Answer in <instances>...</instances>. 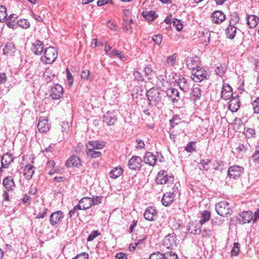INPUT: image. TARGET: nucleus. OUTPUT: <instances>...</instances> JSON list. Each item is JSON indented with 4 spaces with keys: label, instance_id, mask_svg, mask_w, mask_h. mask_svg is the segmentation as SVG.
Segmentation results:
<instances>
[{
    "label": "nucleus",
    "instance_id": "1",
    "mask_svg": "<svg viewBox=\"0 0 259 259\" xmlns=\"http://www.w3.org/2000/svg\"><path fill=\"white\" fill-rule=\"evenodd\" d=\"M146 96L149 101V105L160 109L163 106V100L161 93L158 89L151 88L147 92Z\"/></svg>",
    "mask_w": 259,
    "mask_h": 259
},
{
    "label": "nucleus",
    "instance_id": "2",
    "mask_svg": "<svg viewBox=\"0 0 259 259\" xmlns=\"http://www.w3.org/2000/svg\"><path fill=\"white\" fill-rule=\"evenodd\" d=\"M44 55L41 57V61L46 64H52L57 57L58 51L55 47H50L45 50Z\"/></svg>",
    "mask_w": 259,
    "mask_h": 259
},
{
    "label": "nucleus",
    "instance_id": "3",
    "mask_svg": "<svg viewBox=\"0 0 259 259\" xmlns=\"http://www.w3.org/2000/svg\"><path fill=\"white\" fill-rule=\"evenodd\" d=\"M215 210L219 215L222 217H227L231 214L229 203L226 201H220L216 204Z\"/></svg>",
    "mask_w": 259,
    "mask_h": 259
},
{
    "label": "nucleus",
    "instance_id": "4",
    "mask_svg": "<svg viewBox=\"0 0 259 259\" xmlns=\"http://www.w3.org/2000/svg\"><path fill=\"white\" fill-rule=\"evenodd\" d=\"M174 181V176L168 175L167 172L163 170L158 172L156 178V183L161 185L171 183Z\"/></svg>",
    "mask_w": 259,
    "mask_h": 259
},
{
    "label": "nucleus",
    "instance_id": "5",
    "mask_svg": "<svg viewBox=\"0 0 259 259\" xmlns=\"http://www.w3.org/2000/svg\"><path fill=\"white\" fill-rule=\"evenodd\" d=\"M244 173V167L238 165L230 166L227 171L228 176L233 179L236 180Z\"/></svg>",
    "mask_w": 259,
    "mask_h": 259
},
{
    "label": "nucleus",
    "instance_id": "6",
    "mask_svg": "<svg viewBox=\"0 0 259 259\" xmlns=\"http://www.w3.org/2000/svg\"><path fill=\"white\" fill-rule=\"evenodd\" d=\"M176 235L172 233H169L166 235L163 240L162 245L167 249H173L177 247Z\"/></svg>",
    "mask_w": 259,
    "mask_h": 259
},
{
    "label": "nucleus",
    "instance_id": "7",
    "mask_svg": "<svg viewBox=\"0 0 259 259\" xmlns=\"http://www.w3.org/2000/svg\"><path fill=\"white\" fill-rule=\"evenodd\" d=\"M192 76L191 78L195 82H200L206 77V71L198 66L192 71Z\"/></svg>",
    "mask_w": 259,
    "mask_h": 259
},
{
    "label": "nucleus",
    "instance_id": "8",
    "mask_svg": "<svg viewBox=\"0 0 259 259\" xmlns=\"http://www.w3.org/2000/svg\"><path fill=\"white\" fill-rule=\"evenodd\" d=\"M117 121V114L115 111H108L103 116V122L108 126H111Z\"/></svg>",
    "mask_w": 259,
    "mask_h": 259
},
{
    "label": "nucleus",
    "instance_id": "9",
    "mask_svg": "<svg viewBox=\"0 0 259 259\" xmlns=\"http://www.w3.org/2000/svg\"><path fill=\"white\" fill-rule=\"evenodd\" d=\"M63 93L62 87L56 83L51 87L50 97L54 100H58L63 97Z\"/></svg>",
    "mask_w": 259,
    "mask_h": 259
},
{
    "label": "nucleus",
    "instance_id": "10",
    "mask_svg": "<svg viewBox=\"0 0 259 259\" xmlns=\"http://www.w3.org/2000/svg\"><path fill=\"white\" fill-rule=\"evenodd\" d=\"M177 83L182 91L187 93L189 91L191 88L192 80L185 77H181L177 80Z\"/></svg>",
    "mask_w": 259,
    "mask_h": 259
},
{
    "label": "nucleus",
    "instance_id": "11",
    "mask_svg": "<svg viewBox=\"0 0 259 259\" xmlns=\"http://www.w3.org/2000/svg\"><path fill=\"white\" fill-rule=\"evenodd\" d=\"M64 217V213L61 210L53 212L50 217V224L52 226L60 224L62 222Z\"/></svg>",
    "mask_w": 259,
    "mask_h": 259
},
{
    "label": "nucleus",
    "instance_id": "12",
    "mask_svg": "<svg viewBox=\"0 0 259 259\" xmlns=\"http://www.w3.org/2000/svg\"><path fill=\"white\" fill-rule=\"evenodd\" d=\"M142 160L138 156H133L128 162V166L130 169L135 170H139L141 168V163Z\"/></svg>",
    "mask_w": 259,
    "mask_h": 259
},
{
    "label": "nucleus",
    "instance_id": "13",
    "mask_svg": "<svg viewBox=\"0 0 259 259\" xmlns=\"http://www.w3.org/2000/svg\"><path fill=\"white\" fill-rule=\"evenodd\" d=\"M67 167L75 166L79 167L81 166V161L78 156L73 155L68 158L65 163Z\"/></svg>",
    "mask_w": 259,
    "mask_h": 259
},
{
    "label": "nucleus",
    "instance_id": "14",
    "mask_svg": "<svg viewBox=\"0 0 259 259\" xmlns=\"http://www.w3.org/2000/svg\"><path fill=\"white\" fill-rule=\"evenodd\" d=\"M144 217L149 221H154L157 217V211L155 207H148L144 213Z\"/></svg>",
    "mask_w": 259,
    "mask_h": 259
},
{
    "label": "nucleus",
    "instance_id": "15",
    "mask_svg": "<svg viewBox=\"0 0 259 259\" xmlns=\"http://www.w3.org/2000/svg\"><path fill=\"white\" fill-rule=\"evenodd\" d=\"M233 96L232 89L228 84L224 83L221 91V97L225 100L230 99Z\"/></svg>",
    "mask_w": 259,
    "mask_h": 259
},
{
    "label": "nucleus",
    "instance_id": "16",
    "mask_svg": "<svg viewBox=\"0 0 259 259\" xmlns=\"http://www.w3.org/2000/svg\"><path fill=\"white\" fill-rule=\"evenodd\" d=\"M38 130L41 133H47L50 130V125L48 119L40 117L37 124Z\"/></svg>",
    "mask_w": 259,
    "mask_h": 259
},
{
    "label": "nucleus",
    "instance_id": "17",
    "mask_svg": "<svg viewBox=\"0 0 259 259\" xmlns=\"http://www.w3.org/2000/svg\"><path fill=\"white\" fill-rule=\"evenodd\" d=\"M186 63L187 67L192 71L199 66V58L197 56L188 57L186 60Z\"/></svg>",
    "mask_w": 259,
    "mask_h": 259
},
{
    "label": "nucleus",
    "instance_id": "18",
    "mask_svg": "<svg viewBox=\"0 0 259 259\" xmlns=\"http://www.w3.org/2000/svg\"><path fill=\"white\" fill-rule=\"evenodd\" d=\"M252 212L251 211H246L240 213L238 220L241 224L249 223L251 221H253Z\"/></svg>",
    "mask_w": 259,
    "mask_h": 259
},
{
    "label": "nucleus",
    "instance_id": "19",
    "mask_svg": "<svg viewBox=\"0 0 259 259\" xmlns=\"http://www.w3.org/2000/svg\"><path fill=\"white\" fill-rule=\"evenodd\" d=\"M211 18L213 23L220 24L225 21L226 15L222 11H215L211 14Z\"/></svg>",
    "mask_w": 259,
    "mask_h": 259
},
{
    "label": "nucleus",
    "instance_id": "20",
    "mask_svg": "<svg viewBox=\"0 0 259 259\" xmlns=\"http://www.w3.org/2000/svg\"><path fill=\"white\" fill-rule=\"evenodd\" d=\"M187 230L189 233L193 234H199L201 232L200 227L196 221L190 222L187 226Z\"/></svg>",
    "mask_w": 259,
    "mask_h": 259
},
{
    "label": "nucleus",
    "instance_id": "21",
    "mask_svg": "<svg viewBox=\"0 0 259 259\" xmlns=\"http://www.w3.org/2000/svg\"><path fill=\"white\" fill-rule=\"evenodd\" d=\"M31 50L34 54L39 55L44 50V44L42 41L37 40L32 44Z\"/></svg>",
    "mask_w": 259,
    "mask_h": 259
},
{
    "label": "nucleus",
    "instance_id": "22",
    "mask_svg": "<svg viewBox=\"0 0 259 259\" xmlns=\"http://www.w3.org/2000/svg\"><path fill=\"white\" fill-rule=\"evenodd\" d=\"M175 196L174 192L164 194L161 200L162 204L165 206L170 205L174 201Z\"/></svg>",
    "mask_w": 259,
    "mask_h": 259
},
{
    "label": "nucleus",
    "instance_id": "23",
    "mask_svg": "<svg viewBox=\"0 0 259 259\" xmlns=\"http://www.w3.org/2000/svg\"><path fill=\"white\" fill-rule=\"evenodd\" d=\"M240 108V101L239 96L238 95L235 96V97L232 98L228 106V109L232 112H237Z\"/></svg>",
    "mask_w": 259,
    "mask_h": 259
},
{
    "label": "nucleus",
    "instance_id": "24",
    "mask_svg": "<svg viewBox=\"0 0 259 259\" xmlns=\"http://www.w3.org/2000/svg\"><path fill=\"white\" fill-rule=\"evenodd\" d=\"M13 159V154L8 152L4 154L1 159L2 167L7 168Z\"/></svg>",
    "mask_w": 259,
    "mask_h": 259
},
{
    "label": "nucleus",
    "instance_id": "25",
    "mask_svg": "<svg viewBox=\"0 0 259 259\" xmlns=\"http://www.w3.org/2000/svg\"><path fill=\"white\" fill-rule=\"evenodd\" d=\"M166 95L170 98L173 102H177L180 98L179 92L176 89L170 88L166 91Z\"/></svg>",
    "mask_w": 259,
    "mask_h": 259
},
{
    "label": "nucleus",
    "instance_id": "26",
    "mask_svg": "<svg viewBox=\"0 0 259 259\" xmlns=\"http://www.w3.org/2000/svg\"><path fill=\"white\" fill-rule=\"evenodd\" d=\"M157 160L156 156L152 152H147L144 157V161L150 166L155 165Z\"/></svg>",
    "mask_w": 259,
    "mask_h": 259
},
{
    "label": "nucleus",
    "instance_id": "27",
    "mask_svg": "<svg viewBox=\"0 0 259 259\" xmlns=\"http://www.w3.org/2000/svg\"><path fill=\"white\" fill-rule=\"evenodd\" d=\"M134 23L133 20L132 18H130V19H127L123 18V22H122V29L123 30L127 33L130 34L133 33V27L132 24Z\"/></svg>",
    "mask_w": 259,
    "mask_h": 259
},
{
    "label": "nucleus",
    "instance_id": "28",
    "mask_svg": "<svg viewBox=\"0 0 259 259\" xmlns=\"http://www.w3.org/2000/svg\"><path fill=\"white\" fill-rule=\"evenodd\" d=\"M3 185L8 191L13 190L14 187L15 186V183L12 177L5 178L3 180Z\"/></svg>",
    "mask_w": 259,
    "mask_h": 259
},
{
    "label": "nucleus",
    "instance_id": "29",
    "mask_svg": "<svg viewBox=\"0 0 259 259\" xmlns=\"http://www.w3.org/2000/svg\"><path fill=\"white\" fill-rule=\"evenodd\" d=\"M91 202V197H85L79 200L78 205H80L81 210H86L92 206Z\"/></svg>",
    "mask_w": 259,
    "mask_h": 259
},
{
    "label": "nucleus",
    "instance_id": "30",
    "mask_svg": "<svg viewBox=\"0 0 259 259\" xmlns=\"http://www.w3.org/2000/svg\"><path fill=\"white\" fill-rule=\"evenodd\" d=\"M35 168V167L31 164L27 165L24 167L23 174L27 180H30L32 178Z\"/></svg>",
    "mask_w": 259,
    "mask_h": 259
},
{
    "label": "nucleus",
    "instance_id": "31",
    "mask_svg": "<svg viewBox=\"0 0 259 259\" xmlns=\"http://www.w3.org/2000/svg\"><path fill=\"white\" fill-rule=\"evenodd\" d=\"M87 148L92 149H101L105 147V144L103 142L98 141H89L87 145Z\"/></svg>",
    "mask_w": 259,
    "mask_h": 259
},
{
    "label": "nucleus",
    "instance_id": "32",
    "mask_svg": "<svg viewBox=\"0 0 259 259\" xmlns=\"http://www.w3.org/2000/svg\"><path fill=\"white\" fill-rule=\"evenodd\" d=\"M237 31V27L235 26L229 25L226 29V35L227 38L233 39L234 38Z\"/></svg>",
    "mask_w": 259,
    "mask_h": 259
},
{
    "label": "nucleus",
    "instance_id": "33",
    "mask_svg": "<svg viewBox=\"0 0 259 259\" xmlns=\"http://www.w3.org/2000/svg\"><path fill=\"white\" fill-rule=\"evenodd\" d=\"M201 97V94L200 88L197 86H193L190 95V98L191 100L195 102L197 100H199Z\"/></svg>",
    "mask_w": 259,
    "mask_h": 259
},
{
    "label": "nucleus",
    "instance_id": "34",
    "mask_svg": "<svg viewBox=\"0 0 259 259\" xmlns=\"http://www.w3.org/2000/svg\"><path fill=\"white\" fill-rule=\"evenodd\" d=\"M4 54L13 56L15 52V48L14 45L11 42H7L3 50Z\"/></svg>",
    "mask_w": 259,
    "mask_h": 259
},
{
    "label": "nucleus",
    "instance_id": "35",
    "mask_svg": "<svg viewBox=\"0 0 259 259\" xmlns=\"http://www.w3.org/2000/svg\"><path fill=\"white\" fill-rule=\"evenodd\" d=\"M211 166V160L209 159H202L198 165V167L201 170L207 171Z\"/></svg>",
    "mask_w": 259,
    "mask_h": 259
},
{
    "label": "nucleus",
    "instance_id": "36",
    "mask_svg": "<svg viewBox=\"0 0 259 259\" xmlns=\"http://www.w3.org/2000/svg\"><path fill=\"white\" fill-rule=\"evenodd\" d=\"M43 77L47 82H50L54 80L56 75L51 69L47 68L44 73Z\"/></svg>",
    "mask_w": 259,
    "mask_h": 259
},
{
    "label": "nucleus",
    "instance_id": "37",
    "mask_svg": "<svg viewBox=\"0 0 259 259\" xmlns=\"http://www.w3.org/2000/svg\"><path fill=\"white\" fill-rule=\"evenodd\" d=\"M123 173V169L120 166H117L112 169L109 172V176L112 179L118 178Z\"/></svg>",
    "mask_w": 259,
    "mask_h": 259
},
{
    "label": "nucleus",
    "instance_id": "38",
    "mask_svg": "<svg viewBox=\"0 0 259 259\" xmlns=\"http://www.w3.org/2000/svg\"><path fill=\"white\" fill-rule=\"evenodd\" d=\"M259 18L255 15H250L247 18V24L250 28H254L258 23Z\"/></svg>",
    "mask_w": 259,
    "mask_h": 259
},
{
    "label": "nucleus",
    "instance_id": "39",
    "mask_svg": "<svg viewBox=\"0 0 259 259\" xmlns=\"http://www.w3.org/2000/svg\"><path fill=\"white\" fill-rule=\"evenodd\" d=\"M210 212L208 210H204L200 214V219L199 220V224L201 225L207 222L210 218Z\"/></svg>",
    "mask_w": 259,
    "mask_h": 259
},
{
    "label": "nucleus",
    "instance_id": "40",
    "mask_svg": "<svg viewBox=\"0 0 259 259\" xmlns=\"http://www.w3.org/2000/svg\"><path fill=\"white\" fill-rule=\"evenodd\" d=\"M62 134L59 135L58 141L60 142L63 141L67 135V132L69 130V126L68 123L63 122Z\"/></svg>",
    "mask_w": 259,
    "mask_h": 259
},
{
    "label": "nucleus",
    "instance_id": "41",
    "mask_svg": "<svg viewBox=\"0 0 259 259\" xmlns=\"http://www.w3.org/2000/svg\"><path fill=\"white\" fill-rule=\"evenodd\" d=\"M79 210H81V208L80 205L78 204L75 205L73 209L70 210L69 212V218L70 219L75 220L79 216Z\"/></svg>",
    "mask_w": 259,
    "mask_h": 259
},
{
    "label": "nucleus",
    "instance_id": "42",
    "mask_svg": "<svg viewBox=\"0 0 259 259\" xmlns=\"http://www.w3.org/2000/svg\"><path fill=\"white\" fill-rule=\"evenodd\" d=\"M86 153L88 156L92 158L100 157L102 155L100 151H95L94 149H90V148H87Z\"/></svg>",
    "mask_w": 259,
    "mask_h": 259
},
{
    "label": "nucleus",
    "instance_id": "43",
    "mask_svg": "<svg viewBox=\"0 0 259 259\" xmlns=\"http://www.w3.org/2000/svg\"><path fill=\"white\" fill-rule=\"evenodd\" d=\"M210 37V32L209 31H205L202 32L200 36V38L202 41L205 44V45H207L209 42Z\"/></svg>",
    "mask_w": 259,
    "mask_h": 259
},
{
    "label": "nucleus",
    "instance_id": "44",
    "mask_svg": "<svg viewBox=\"0 0 259 259\" xmlns=\"http://www.w3.org/2000/svg\"><path fill=\"white\" fill-rule=\"evenodd\" d=\"M239 21V17L237 13H232L230 16L229 25L235 26Z\"/></svg>",
    "mask_w": 259,
    "mask_h": 259
},
{
    "label": "nucleus",
    "instance_id": "45",
    "mask_svg": "<svg viewBox=\"0 0 259 259\" xmlns=\"http://www.w3.org/2000/svg\"><path fill=\"white\" fill-rule=\"evenodd\" d=\"M18 26L23 29H27L30 27V23L28 20L21 19L17 21Z\"/></svg>",
    "mask_w": 259,
    "mask_h": 259
},
{
    "label": "nucleus",
    "instance_id": "46",
    "mask_svg": "<svg viewBox=\"0 0 259 259\" xmlns=\"http://www.w3.org/2000/svg\"><path fill=\"white\" fill-rule=\"evenodd\" d=\"M177 57V55L176 54H174L167 57L166 61L169 66H174L175 65Z\"/></svg>",
    "mask_w": 259,
    "mask_h": 259
},
{
    "label": "nucleus",
    "instance_id": "47",
    "mask_svg": "<svg viewBox=\"0 0 259 259\" xmlns=\"http://www.w3.org/2000/svg\"><path fill=\"white\" fill-rule=\"evenodd\" d=\"M80 75L82 79L90 80L93 79V77L90 75V71L88 69L82 68Z\"/></svg>",
    "mask_w": 259,
    "mask_h": 259
},
{
    "label": "nucleus",
    "instance_id": "48",
    "mask_svg": "<svg viewBox=\"0 0 259 259\" xmlns=\"http://www.w3.org/2000/svg\"><path fill=\"white\" fill-rule=\"evenodd\" d=\"M7 16L6 8L0 5V22H4Z\"/></svg>",
    "mask_w": 259,
    "mask_h": 259
},
{
    "label": "nucleus",
    "instance_id": "49",
    "mask_svg": "<svg viewBox=\"0 0 259 259\" xmlns=\"http://www.w3.org/2000/svg\"><path fill=\"white\" fill-rule=\"evenodd\" d=\"M47 212L48 208L45 207L40 208L39 212L37 214V215L35 217V219H39L44 218L45 216L47 215Z\"/></svg>",
    "mask_w": 259,
    "mask_h": 259
},
{
    "label": "nucleus",
    "instance_id": "50",
    "mask_svg": "<svg viewBox=\"0 0 259 259\" xmlns=\"http://www.w3.org/2000/svg\"><path fill=\"white\" fill-rule=\"evenodd\" d=\"M109 55L110 57H113V56H116L117 57L120 58L121 60H122V59L125 58L124 55L123 54V53H122V52L121 51H120L119 50H113L111 52V53L110 54H109Z\"/></svg>",
    "mask_w": 259,
    "mask_h": 259
},
{
    "label": "nucleus",
    "instance_id": "51",
    "mask_svg": "<svg viewBox=\"0 0 259 259\" xmlns=\"http://www.w3.org/2000/svg\"><path fill=\"white\" fill-rule=\"evenodd\" d=\"M149 259H164V254L158 251L153 252L151 254Z\"/></svg>",
    "mask_w": 259,
    "mask_h": 259
},
{
    "label": "nucleus",
    "instance_id": "52",
    "mask_svg": "<svg viewBox=\"0 0 259 259\" xmlns=\"http://www.w3.org/2000/svg\"><path fill=\"white\" fill-rule=\"evenodd\" d=\"M145 74L148 79H151L153 77V72L152 68L147 65L145 67Z\"/></svg>",
    "mask_w": 259,
    "mask_h": 259
},
{
    "label": "nucleus",
    "instance_id": "53",
    "mask_svg": "<svg viewBox=\"0 0 259 259\" xmlns=\"http://www.w3.org/2000/svg\"><path fill=\"white\" fill-rule=\"evenodd\" d=\"M152 39L156 45L159 46L162 42V35L160 34H156L152 36Z\"/></svg>",
    "mask_w": 259,
    "mask_h": 259
},
{
    "label": "nucleus",
    "instance_id": "54",
    "mask_svg": "<svg viewBox=\"0 0 259 259\" xmlns=\"http://www.w3.org/2000/svg\"><path fill=\"white\" fill-rule=\"evenodd\" d=\"M195 142H189L186 147L185 148V150L188 152L192 153L196 151V148L194 147Z\"/></svg>",
    "mask_w": 259,
    "mask_h": 259
},
{
    "label": "nucleus",
    "instance_id": "55",
    "mask_svg": "<svg viewBox=\"0 0 259 259\" xmlns=\"http://www.w3.org/2000/svg\"><path fill=\"white\" fill-rule=\"evenodd\" d=\"M100 233H99L98 230H94L91 232V233L88 236L87 238V241L90 242L93 241L95 238H96L98 236L100 235Z\"/></svg>",
    "mask_w": 259,
    "mask_h": 259
},
{
    "label": "nucleus",
    "instance_id": "56",
    "mask_svg": "<svg viewBox=\"0 0 259 259\" xmlns=\"http://www.w3.org/2000/svg\"><path fill=\"white\" fill-rule=\"evenodd\" d=\"M172 24L178 31H180L182 29L183 24L180 20L175 19L174 20H172Z\"/></svg>",
    "mask_w": 259,
    "mask_h": 259
},
{
    "label": "nucleus",
    "instance_id": "57",
    "mask_svg": "<svg viewBox=\"0 0 259 259\" xmlns=\"http://www.w3.org/2000/svg\"><path fill=\"white\" fill-rule=\"evenodd\" d=\"M244 134L247 138H250L255 135V131L251 128H248L244 132Z\"/></svg>",
    "mask_w": 259,
    "mask_h": 259
},
{
    "label": "nucleus",
    "instance_id": "58",
    "mask_svg": "<svg viewBox=\"0 0 259 259\" xmlns=\"http://www.w3.org/2000/svg\"><path fill=\"white\" fill-rule=\"evenodd\" d=\"M226 70V67L225 65H221L220 66H218L215 69V72L216 73L219 75L220 76H223Z\"/></svg>",
    "mask_w": 259,
    "mask_h": 259
},
{
    "label": "nucleus",
    "instance_id": "59",
    "mask_svg": "<svg viewBox=\"0 0 259 259\" xmlns=\"http://www.w3.org/2000/svg\"><path fill=\"white\" fill-rule=\"evenodd\" d=\"M157 15L154 12L150 11L148 14L145 15L144 17L146 19L150 21L153 20L157 17Z\"/></svg>",
    "mask_w": 259,
    "mask_h": 259
},
{
    "label": "nucleus",
    "instance_id": "60",
    "mask_svg": "<svg viewBox=\"0 0 259 259\" xmlns=\"http://www.w3.org/2000/svg\"><path fill=\"white\" fill-rule=\"evenodd\" d=\"M239 251V244L238 242H235L233 244V247L231 251V255L233 256H236L238 254Z\"/></svg>",
    "mask_w": 259,
    "mask_h": 259
},
{
    "label": "nucleus",
    "instance_id": "61",
    "mask_svg": "<svg viewBox=\"0 0 259 259\" xmlns=\"http://www.w3.org/2000/svg\"><path fill=\"white\" fill-rule=\"evenodd\" d=\"M163 254L164 259H178L177 254L172 251L167 252Z\"/></svg>",
    "mask_w": 259,
    "mask_h": 259
},
{
    "label": "nucleus",
    "instance_id": "62",
    "mask_svg": "<svg viewBox=\"0 0 259 259\" xmlns=\"http://www.w3.org/2000/svg\"><path fill=\"white\" fill-rule=\"evenodd\" d=\"M180 119L178 115H175L173 116L172 118L170 120L169 123L170 126L174 127L175 125H177L180 123Z\"/></svg>",
    "mask_w": 259,
    "mask_h": 259
},
{
    "label": "nucleus",
    "instance_id": "63",
    "mask_svg": "<svg viewBox=\"0 0 259 259\" xmlns=\"http://www.w3.org/2000/svg\"><path fill=\"white\" fill-rule=\"evenodd\" d=\"M254 113L259 114V97L257 98L252 103Z\"/></svg>",
    "mask_w": 259,
    "mask_h": 259
},
{
    "label": "nucleus",
    "instance_id": "64",
    "mask_svg": "<svg viewBox=\"0 0 259 259\" xmlns=\"http://www.w3.org/2000/svg\"><path fill=\"white\" fill-rule=\"evenodd\" d=\"M72 259H89V254L87 252H82Z\"/></svg>",
    "mask_w": 259,
    "mask_h": 259
}]
</instances>
